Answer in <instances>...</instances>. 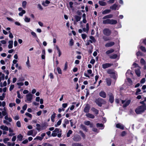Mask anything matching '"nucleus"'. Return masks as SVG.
<instances>
[{"mask_svg": "<svg viewBox=\"0 0 146 146\" xmlns=\"http://www.w3.org/2000/svg\"><path fill=\"white\" fill-rule=\"evenodd\" d=\"M34 129H33L29 131L27 133V135H33Z\"/></svg>", "mask_w": 146, "mask_h": 146, "instance_id": "393cba45", "label": "nucleus"}, {"mask_svg": "<svg viewBox=\"0 0 146 146\" xmlns=\"http://www.w3.org/2000/svg\"><path fill=\"white\" fill-rule=\"evenodd\" d=\"M110 9H106L102 12V13L103 14H106L110 13Z\"/></svg>", "mask_w": 146, "mask_h": 146, "instance_id": "c756f323", "label": "nucleus"}, {"mask_svg": "<svg viewBox=\"0 0 146 146\" xmlns=\"http://www.w3.org/2000/svg\"><path fill=\"white\" fill-rule=\"evenodd\" d=\"M57 70L59 74H62L61 70L59 67H57Z\"/></svg>", "mask_w": 146, "mask_h": 146, "instance_id": "c03bdc74", "label": "nucleus"}, {"mask_svg": "<svg viewBox=\"0 0 146 146\" xmlns=\"http://www.w3.org/2000/svg\"><path fill=\"white\" fill-rule=\"evenodd\" d=\"M117 57V55L116 54H114L111 56L110 58L111 59L116 58Z\"/></svg>", "mask_w": 146, "mask_h": 146, "instance_id": "8fccbe9b", "label": "nucleus"}, {"mask_svg": "<svg viewBox=\"0 0 146 146\" xmlns=\"http://www.w3.org/2000/svg\"><path fill=\"white\" fill-rule=\"evenodd\" d=\"M140 62L141 64L143 65H144L145 64V61L142 58L140 60Z\"/></svg>", "mask_w": 146, "mask_h": 146, "instance_id": "6e6d98bb", "label": "nucleus"}, {"mask_svg": "<svg viewBox=\"0 0 146 146\" xmlns=\"http://www.w3.org/2000/svg\"><path fill=\"white\" fill-rule=\"evenodd\" d=\"M111 31L108 28L104 29L103 30V33L106 36H109L110 35Z\"/></svg>", "mask_w": 146, "mask_h": 146, "instance_id": "7ed1b4c3", "label": "nucleus"}, {"mask_svg": "<svg viewBox=\"0 0 146 146\" xmlns=\"http://www.w3.org/2000/svg\"><path fill=\"white\" fill-rule=\"evenodd\" d=\"M13 119L16 120H18L19 119V117L18 115H16L14 117H13Z\"/></svg>", "mask_w": 146, "mask_h": 146, "instance_id": "e2e57ef3", "label": "nucleus"}, {"mask_svg": "<svg viewBox=\"0 0 146 146\" xmlns=\"http://www.w3.org/2000/svg\"><path fill=\"white\" fill-rule=\"evenodd\" d=\"M109 97V100L111 103H112L114 101V97L113 95L111 93L108 94Z\"/></svg>", "mask_w": 146, "mask_h": 146, "instance_id": "9b49d317", "label": "nucleus"}, {"mask_svg": "<svg viewBox=\"0 0 146 146\" xmlns=\"http://www.w3.org/2000/svg\"><path fill=\"white\" fill-rule=\"evenodd\" d=\"M4 118L5 120L8 121L9 122H11L12 121L11 117H8V115H6Z\"/></svg>", "mask_w": 146, "mask_h": 146, "instance_id": "b1692460", "label": "nucleus"}, {"mask_svg": "<svg viewBox=\"0 0 146 146\" xmlns=\"http://www.w3.org/2000/svg\"><path fill=\"white\" fill-rule=\"evenodd\" d=\"M5 78V74H3L1 76H0V82L2 80H3Z\"/></svg>", "mask_w": 146, "mask_h": 146, "instance_id": "864d4df0", "label": "nucleus"}, {"mask_svg": "<svg viewBox=\"0 0 146 146\" xmlns=\"http://www.w3.org/2000/svg\"><path fill=\"white\" fill-rule=\"evenodd\" d=\"M30 20L31 19L30 18L26 16L25 17L24 21L25 22L27 23H29L30 22Z\"/></svg>", "mask_w": 146, "mask_h": 146, "instance_id": "72a5a7b5", "label": "nucleus"}, {"mask_svg": "<svg viewBox=\"0 0 146 146\" xmlns=\"http://www.w3.org/2000/svg\"><path fill=\"white\" fill-rule=\"evenodd\" d=\"M25 115H27V116L28 117H29L31 118L32 117V115L31 114H30L29 113H25Z\"/></svg>", "mask_w": 146, "mask_h": 146, "instance_id": "774afa93", "label": "nucleus"}, {"mask_svg": "<svg viewBox=\"0 0 146 146\" xmlns=\"http://www.w3.org/2000/svg\"><path fill=\"white\" fill-rule=\"evenodd\" d=\"M115 44V43L113 42H108L106 43L105 46L106 47H108L112 46L113 45Z\"/></svg>", "mask_w": 146, "mask_h": 146, "instance_id": "4468645a", "label": "nucleus"}, {"mask_svg": "<svg viewBox=\"0 0 146 146\" xmlns=\"http://www.w3.org/2000/svg\"><path fill=\"white\" fill-rule=\"evenodd\" d=\"M138 48H139L141 50L144 52H146V49L145 48L142 46H139L138 47Z\"/></svg>", "mask_w": 146, "mask_h": 146, "instance_id": "7c9ffc66", "label": "nucleus"}, {"mask_svg": "<svg viewBox=\"0 0 146 146\" xmlns=\"http://www.w3.org/2000/svg\"><path fill=\"white\" fill-rule=\"evenodd\" d=\"M135 72L136 74L138 77L140 76L141 72L139 69L138 68L137 69L135 70Z\"/></svg>", "mask_w": 146, "mask_h": 146, "instance_id": "4be33fe9", "label": "nucleus"}, {"mask_svg": "<svg viewBox=\"0 0 146 146\" xmlns=\"http://www.w3.org/2000/svg\"><path fill=\"white\" fill-rule=\"evenodd\" d=\"M114 51V50L113 49H111L109 50H108L106 52V53L107 54H109L113 52Z\"/></svg>", "mask_w": 146, "mask_h": 146, "instance_id": "2f4dec72", "label": "nucleus"}, {"mask_svg": "<svg viewBox=\"0 0 146 146\" xmlns=\"http://www.w3.org/2000/svg\"><path fill=\"white\" fill-rule=\"evenodd\" d=\"M9 45L8 48L9 49L12 48L13 47V40H9Z\"/></svg>", "mask_w": 146, "mask_h": 146, "instance_id": "a211bd4d", "label": "nucleus"}, {"mask_svg": "<svg viewBox=\"0 0 146 146\" xmlns=\"http://www.w3.org/2000/svg\"><path fill=\"white\" fill-rule=\"evenodd\" d=\"M146 110V106L143 105L137 107L135 110L137 114H140Z\"/></svg>", "mask_w": 146, "mask_h": 146, "instance_id": "f257e3e1", "label": "nucleus"}, {"mask_svg": "<svg viewBox=\"0 0 146 146\" xmlns=\"http://www.w3.org/2000/svg\"><path fill=\"white\" fill-rule=\"evenodd\" d=\"M108 73L109 74H111V75L114 74L115 76V77L113 76V78L115 79H116L117 77V74L115 72L112 70H108Z\"/></svg>", "mask_w": 146, "mask_h": 146, "instance_id": "423d86ee", "label": "nucleus"}, {"mask_svg": "<svg viewBox=\"0 0 146 146\" xmlns=\"http://www.w3.org/2000/svg\"><path fill=\"white\" fill-rule=\"evenodd\" d=\"M90 106L88 104H87L84 108V112L88 113L90 109Z\"/></svg>", "mask_w": 146, "mask_h": 146, "instance_id": "1a4fd4ad", "label": "nucleus"}, {"mask_svg": "<svg viewBox=\"0 0 146 146\" xmlns=\"http://www.w3.org/2000/svg\"><path fill=\"white\" fill-rule=\"evenodd\" d=\"M38 139L40 141H41L42 139L40 136H37L34 139V140Z\"/></svg>", "mask_w": 146, "mask_h": 146, "instance_id": "052dcab7", "label": "nucleus"}, {"mask_svg": "<svg viewBox=\"0 0 146 146\" xmlns=\"http://www.w3.org/2000/svg\"><path fill=\"white\" fill-rule=\"evenodd\" d=\"M120 7V6H118L116 4H114L110 7V8L112 10H118Z\"/></svg>", "mask_w": 146, "mask_h": 146, "instance_id": "6e6552de", "label": "nucleus"}, {"mask_svg": "<svg viewBox=\"0 0 146 146\" xmlns=\"http://www.w3.org/2000/svg\"><path fill=\"white\" fill-rule=\"evenodd\" d=\"M84 124L87 125H90V127H93V123L90 122L89 121H85L84 122Z\"/></svg>", "mask_w": 146, "mask_h": 146, "instance_id": "2eb2a0df", "label": "nucleus"}, {"mask_svg": "<svg viewBox=\"0 0 146 146\" xmlns=\"http://www.w3.org/2000/svg\"><path fill=\"white\" fill-rule=\"evenodd\" d=\"M17 97L20 99L22 98L21 95L20 94L19 92V91H17Z\"/></svg>", "mask_w": 146, "mask_h": 146, "instance_id": "680f3d73", "label": "nucleus"}, {"mask_svg": "<svg viewBox=\"0 0 146 146\" xmlns=\"http://www.w3.org/2000/svg\"><path fill=\"white\" fill-rule=\"evenodd\" d=\"M99 3L102 6H105L107 5L106 3L102 1H99Z\"/></svg>", "mask_w": 146, "mask_h": 146, "instance_id": "a878e982", "label": "nucleus"}, {"mask_svg": "<svg viewBox=\"0 0 146 146\" xmlns=\"http://www.w3.org/2000/svg\"><path fill=\"white\" fill-rule=\"evenodd\" d=\"M23 138V136L21 134H19L17 136L18 139L20 141H21L22 140Z\"/></svg>", "mask_w": 146, "mask_h": 146, "instance_id": "473e14b6", "label": "nucleus"}, {"mask_svg": "<svg viewBox=\"0 0 146 146\" xmlns=\"http://www.w3.org/2000/svg\"><path fill=\"white\" fill-rule=\"evenodd\" d=\"M33 95L30 93L26 95V100L25 101L28 103H31L33 98Z\"/></svg>", "mask_w": 146, "mask_h": 146, "instance_id": "f03ea898", "label": "nucleus"}, {"mask_svg": "<svg viewBox=\"0 0 146 146\" xmlns=\"http://www.w3.org/2000/svg\"><path fill=\"white\" fill-rule=\"evenodd\" d=\"M141 90L140 89H139V88H137V89L135 94L136 95H138V94H139V92H141Z\"/></svg>", "mask_w": 146, "mask_h": 146, "instance_id": "69168bd1", "label": "nucleus"}, {"mask_svg": "<svg viewBox=\"0 0 146 146\" xmlns=\"http://www.w3.org/2000/svg\"><path fill=\"white\" fill-rule=\"evenodd\" d=\"M27 3V2L25 1H24L22 3V6L23 8H25Z\"/></svg>", "mask_w": 146, "mask_h": 146, "instance_id": "a18cd8bd", "label": "nucleus"}, {"mask_svg": "<svg viewBox=\"0 0 146 146\" xmlns=\"http://www.w3.org/2000/svg\"><path fill=\"white\" fill-rule=\"evenodd\" d=\"M32 35L34 37L36 38L37 37V36L36 33L33 31H32L31 33Z\"/></svg>", "mask_w": 146, "mask_h": 146, "instance_id": "5fc2aeb1", "label": "nucleus"}, {"mask_svg": "<svg viewBox=\"0 0 146 146\" xmlns=\"http://www.w3.org/2000/svg\"><path fill=\"white\" fill-rule=\"evenodd\" d=\"M80 137L78 135H75L73 138V140L75 141H78L81 140Z\"/></svg>", "mask_w": 146, "mask_h": 146, "instance_id": "9d476101", "label": "nucleus"}, {"mask_svg": "<svg viewBox=\"0 0 146 146\" xmlns=\"http://www.w3.org/2000/svg\"><path fill=\"white\" fill-rule=\"evenodd\" d=\"M36 126L37 127L36 129L38 131H39L41 129L40 125L39 124H36Z\"/></svg>", "mask_w": 146, "mask_h": 146, "instance_id": "4d7b16f0", "label": "nucleus"}, {"mask_svg": "<svg viewBox=\"0 0 146 146\" xmlns=\"http://www.w3.org/2000/svg\"><path fill=\"white\" fill-rule=\"evenodd\" d=\"M54 132H55L57 133V136L59 137H60L61 136V130L58 128H56L53 131Z\"/></svg>", "mask_w": 146, "mask_h": 146, "instance_id": "0eeeda50", "label": "nucleus"}, {"mask_svg": "<svg viewBox=\"0 0 146 146\" xmlns=\"http://www.w3.org/2000/svg\"><path fill=\"white\" fill-rule=\"evenodd\" d=\"M112 65V64L110 63H106L102 65V68L104 69H105L111 66Z\"/></svg>", "mask_w": 146, "mask_h": 146, "instance_id": "ddd939ff", "label": "nucleus"}, {"mask_svg": "<svg viewBox=\"0 0 146 146\" xmlns=\"http://www.w3.org/2000/svg\"><path fill=\"white\" fill-rule=\"evenodd\" d=\"M7 19L9 21L12 22H13L14 21V20L13 19H12L11 18H10L9 17H7Z\"/></svg>", "mask_w": 146, "mask_h": 146, "instance_id": "bf43d9fd", "label": "nucleus"}, {"mask_svg": "<svg viewBox=\"0 0 146 146\" xmlns=\"http://www.w3.org/2000/svg\"><path fill=\"white\" fill-rule=\"evenodd\" d=\"M72 131L71 130H69L67 133V137H69L70 136V135L72 134Z\"/></svg>", "mask_w": 146, "mask_h": 146, "instance_id": "49530a36", "label": "nucleus"}, {"mask_svg": "<svg viewBox=\"0 0 146 146\" xmlns=\"http://www.w3.org/2000/svg\"><path fill=\"white\" fill-rule=\"evenodd\" d=\"M80 127L82 129H83L84 131L86 132L88 131V129H87L86 127L83 125L81 124L80 125Z\"/></svg>", "mask_w": 146, "mask_h": 146, "instance_id": "5701e85b", "label": "nucleus"}, {"mask_svg": "<svg viewBox=\"0 0 146 146\" xmlns=\"http://www.w3.org/2000/svg\"><path fill=\"white\" fill-rule=\"evenodd\" d=\"M72 146H82L81 144L78 143H73L72 144Z\"/></svg>", "mask_w": 146, "mask_h": 146, "instance_id": "79ce46f5", "label": "nucleus"}, {"mask_svg": "<svg viewBox=\"0 0 146 146\" xmlns=\"http://www.w3.org/2000/svg\"><path fill=\"white\" fill-rule=\"evenodd\" d=\"M45 52L44 50H43L42 52V54L41 55V58L42 59H45Z\"/></svg>", "mask_w": 146, "mask_h": 146, "instance_id": "cd10ccee", "label": "nucleus"}, {"mask_svg": "<svg viewBox=\"0 0 146 146\" xmlns=\"http://www.w3.org/2000/svg\"><path fill=\"white\" fill-rule=\"evenodd\" d=\"M99 95L100 96L103 98H105L106 97V93L103 91H102L99 93Z\"/></svg>", "mask_w": 146, "mask_h": 146, "instance_id": "f8f14e48", "label": "nucleus"}, {"mask_svg": "<svg viewBox=\"0 0 146 146\" xmlns=\"http://www.w3.org/2000/svg\"><path fill=\"white\" fill-rule=\"evenodd\" d=\"M104 100L103 99L99 98L96 100L95 102L99 106H102Z\"/></svg>", "mask_w": 146, "mask_h": 146, "instance_id": "39448f33", "label": "nucleus"}, {"mask_svg": "<svg viewBox=\"0 0 146 146\" xmlns=\"http://www.w3.org/2000/svg\"><path fill=\"white\" fill-rule=\"evenodd\" d=\"M6 105V103L5 101H3L1 102L0 101V106H2L3 107H4Z\"/></svg>", "mask_w": 146, "mask_h": 146, "instance_id": "a19ab883", "label": "nucleus"}, {"mask_svg": "<svg viewBox=\"0 0 146 146\" xmlns=\"http://www.w3.org/2000/svg\"><path fill=\"white\" fill-rule=\"evenodd\" d=\"M26 64L27 66L29 69H30L31 68V65L29 61H27L26 62Z\"/></svg>", "mask_w": 146, "mask_h": 146, "instance_id": "58836bf2", "label": "nucleus"}, {"mask_svg": "<svg viewBox=\"0 0 146 146\" xmlns=\"http://www.w3.org/2000/svg\"><path fill=\"white\" fill-rule=\"evenodd\" d=\"M109 19H108L103 21V24H109Z\"/></svg>", "mask_w": 146, "mask_h": 146, "instance_id": "e433bc0d", "label": "nucleus"}, {"mask_svg": "<svg viewBox=\"0 0 146 146\" xmlns=\"http://www.w3.org/2000/svg\"><path fill=\"white\" fill-rule=\"evenodd\" d=\"M116 126L117 128H119L120 129H124V126L123 125H122L120 123L117 124L116 125Z\"/></svg>", "mask_w": 146, "mask_h": 146, "instance_id": "aec40b11", "label": "nucleus"}, {"mask_svg": "<svg viewBox=\"0 0 146 146\" xmlns=\"http://www.w3.org/2000/svg\"><path fill=\"white\" fill-rule=\"evenodd\" d=\"M50 3V1L48 0H46L45 2H43L42 4V5L44 6H47V5H46V4H49Z\"/></svg>", "mask_w": 146, "mask_h": 146, "instance_id": "c9c22d12", "label": "nucleus"}, {"mask_svg": "<svg viewBox=\"0 0 146 146\" xmlns=\"http://www.w3.org/2000/svg\"><path fill=\"white\" fill-rule=\"evenodd\" d=\"M90 38L91 40H89V41H90L91 43H93L96 42V40L94 36H90Z\"/></svg>", "mask_w": 146, "mask_h": 146, "instance_id": "6ab92c4d", "label": "nucleus"}, {"mask_svg": "<svg viewBox=\"0 0 146 146\" xmlns=\"http://www.w3.org/2000/svg\"><path fill=\"white\" fill-rule=\"evenodd\" d=\"M9 140V139L8 138H5L3 140V142L4 143H7V141Z\"/></svg>", "mask_w": 146, "mask_h": 146, "instance_id": "0e129e2a", "label": "nucleus"}, {"mask_svg": "<svg viewBox=\"0 0 146 146\" xmlns=\"http://www.w3.org/2000/svg\"><path fill=\"white\" fill-rule=\"evenodd\" d=\"M43 146H52V145L49 143H43L42 144Z\"/></svg>", "mask_w": 146, "mask_h": 146, "instance_id": "3c124183", "label": "nucleus"}, {"mask_svg": "<svg viewBox=\"0 0 146 146\" xmlns=\"http://www.w3.org/2000/svg\"><path fill=\"white\" fill-rule=\"evenodd\" d=\"M56 114L54 112L53 114L52 115L51 117V119L52 121L54 122V119L56 117Z\"/></svg>", "mask_w": 146, "mask_h": 146, "instance_id": "c85d7f7f", "label": "nucleus"}, {"mask_svg": "<svg viewBox=\"0 0 146 146\" xmlns=\"http://www.w3.org/2000/svg\"><path fill=\"white\" fill-rule=\"evenodd\" d=\"M0 129L3 130L8 131L9 129L8 127L4 125H1L0 126Z\"/></svg>", "mask_w": 146, "mask_h": 146, "instance_id": "412c9836", "label": "nucleus"}, {"mask_svg": "<svg viewBox=\"0 0 146 146\" xmlns=\"http://www.w3.org/2000/svg\"><path fill=\"white\" fill-rule=\"evenodd\" d=\"M86 116L88 118L92 119H93L95 117L93 115L89 113H86Z\"/></svg>", "mask_w": 146, "mask_h": 146, "instance_id": "f3484780", "label": "nucleus"}, {"mask_svg": "<svg viewBox=\"0 0 146 146\" xmlns=\"http://www.w3.org/2000/svg\"><path fill=\"white\" fill-rule=\"evenodd\" d=\"M15 104L14 103H10L9 105V106L11 108H12L13 106H15Z\"/></svg>", "mask_w": 146, "mask_h": 146, "instance_id": "338daca9", "label": "nucleus"}, {"mask_svg": "<svg viewBox=\"0 0 146 146\" xmlns=\"http://www.w3.org/2000/svg\"><path fill=\"white\" fill-rule=\"evenodd\" d=\"M61 122L62 119H60L57 122V124L55 125V126L56 127L60 125L61 124Z\"/></svg>", "mask_w": 146, "mask_h": 146, "instance_id": "37998d69", "label": "nucleus"}, {"mask_svg": "<svg viewBox=\"0 0 146 146\" xmlns=\"http://www.w3.org/2000/svg\"><path fill=\"white\" fill-rule=\"evenodd\" d=\"M26 13V11L25 10H22L21 12H20L19 13V16H22L23 14H25Z\"/></svg>", "mask_w": 146, "mask_h": 146, "instance_id": "ea45409f", "label": "nucleus"}, {"mask_svg": "<svg viewBox=\"0 0 146 146\" xmlns=\"http://www.w3.org/2000/svg\"><path fill=\"white\" fill-rule=\"evenodd\" d=\"M68 68V63L67 62H66L65 64L64 67L63 69V70L66 71Z\"/></svg>", "mask_w": 146, "mask_h": 146, "instance_id": "09e8293b", "label": "nucleus"}, {"mask_svg": "<svg viewBox=\"0 0 146 146\" xmlns=\"http://www.w3.org/2000/svg\"><path fill=\"white\" fill-rule=\"evenodd\" d=\"M81 36L83 39L84 40L86 39L87 36L85 34H81Z\"/></svg>", "mask_w": 146, "mask_h": 146, "instance_id": "13d9d810", "label": "nucleus"}, {"mask_svg": "<svg viewBox=\"0 0 146 146\" xmlns=\"http://www.w3.org/2000/svg\"><path fill=\"white\" fill-rule=\"evenodd\" d=\"M16 125L19 127H21V123L20 121H18L16 123Z\"/></svg>", "mask_w": 146, "mask_h": 146, "instance_id": "603ef678", "label": "nucleus"}, {"mask_svg": "<svg viewBox=\"0 0 146 146\" xmlns=\"http://www.w3.org/2000/svg\"><path fill=\"white\" fill-rule=\"evenodd\" d=\"M106 81L108 86H110L111 84V80L110 78H107Z\"/></svg>", "mask_w": 146, "mask_h": 146, "instance_id": "bb28decb", "label": "nucleus"}, {"mask_svg": "<svg viewBox=\"0 0 146 146\" xmlns=\"http://www.w3.org/2000/svg\"><path fill=\"white\" fill-rule=\"evenodd\" d=\"M75 18L76 19V21L77 22L80 20L81 18L79 16H76L75 17Z\"/></svg>", "mask_w": 146, "mask_h": 146, "instance_id": "de8ad7c7", "label": "nucleus"}, {"mask_svg": "<svg viewBox=\"0 0 146 146\" xmlns=\"http://www.w3.org/2000/svg\"><path fill=\"white\" fill-rule=\"evenodd\" d=\"M117 23V21L116 20L113 19H109V24L110 25H115Z\"/></svg>", "mask_w": 146, "mask_h": 146, "instance_id": "dca6fc26", "label": "nucleus"}, {"mask_svg": "<svg viewBox=\"0 0 146 146\" xmlns=\"http://www.w3.org/2000/svg\"><path fill=\"white\" fill-rule=\"evenodd\" d=\"M121 103L123 104V107L125 108L128 106L131 102L130 100H121Z\"/></svg>", "mask_w": 146, "mask_h": 146, "instance_id": "20e7f679", "label": "nucleus"}, {"mask_svg": "<svg viewBox=\"0 0 146 146\" xmlns=\"http://www.w3.org/2000/svg\"><path fill=\"white\" fill-rule=\"evenodd\" d=\"M97 115L99 111L98 110L94 108H93L91 109Z\"/></svg>", "mask_w": 146, "mask_h": 146, "instance_id": "f704fd0d", "label": "nucleus"}, {"mask_svg": "<svg viewBox=\"0 0 146 146\" xmlns=\"http://www.w3.org/2000/svg\"><path fill=\"white\" fill-rule=\"evenodd\" d=\"M96 126L98 127H100L102 128L101 129H102L104 128V125L102 124H100L98 123L96 124Z\"/></svg>", "mask_w": 146, "mask_h": 146, "instance_id": "4c0bfd02", "label": "nucleus"}]
</instances>
